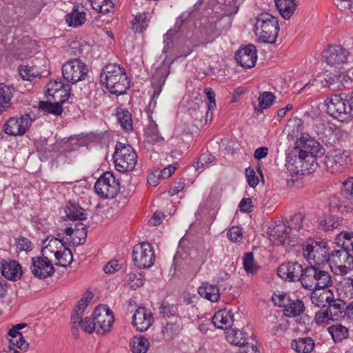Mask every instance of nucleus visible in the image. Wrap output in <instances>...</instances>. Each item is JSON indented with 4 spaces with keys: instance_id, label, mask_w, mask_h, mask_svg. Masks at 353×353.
<instances>
[{
    "instance_id": "obj_1",
    "label": "nucleus",
    "mask_w": 353,
    "mask_h": 353,
    "mask_svg": "<svg viewBox=\"0 0 353 353\" xmlns=\"http://www.w3.org/2000/svg\"><path fill=\"white\" fill-rule=\"evenodd\" d=\"M100 82L110 94L116 96L125 94L130 87V81L125 68L115 63H108L103 68Z\"/></svg>"
},
{
    "instance_id": "obj_2",
    "label": "nucleus",
    "mask_w": 353,
    "mask_h": 353,
    "mask_svg": "<svg viewBox=\"0 0 353 353\" xmlns=\"http://www.w3.org/2000/svg\"><path fill=\"white\" fill-rule=\"evenodd\" d=\"M114 319L113 313L107 305H98L92 313V318H85L87 325L84 331L89 334L96 331L97 334H103L110 330Z\"/></svg>"
},
{
    "instance_id": "obj_3",
    "label": "nucleus",
    "mask_w": 353,
    "mask_h": 353,
    "mask_svg": "<svg viewBox=\"0 0 353 353\" xmlns=\"http://www.w3.org/2000/svg\"><path fill=\"white\" fill-rule=\"evenodd\" d=\"M279 25L276 17L263 12L256 17L254 32L263 42L274 43L279 34Z\"/></svg>"
},
{
    "instance_id": "obj_4",
    "label": "nucleus",
    "mask_w": 353,
    "mask_h": 353,
    "mask_svg": "<svg viewBox=\"0 0 353 353\" xmlns=\"http://www.w3.org/2000/svg\"><path fill=\"white\" fill-rule=\"evenodd\" d=\"M327 112L340 121H347L353 110V91L349 94H334L325 101Z\"/></svg>"
},
{
    "instance_id": "obj_5",
    "label": "nucleus",
    "mask_w": 353,
    "mask_h": 353,
    "mask_svg": "<svg viewBox=\"0 0 353 353\" xmlns=\"http://www.w3.org/2000/svg\"><path fill=\"white\" fill-rule=\"evenodd\" d=\"M319 267L310 264V266L304 268L301 279V285L304 288L316 290L332 285V280L330 274Z\"/></svg>"
},
{
    "instance_id": "obj_6",
    "label": "nucleus",
    "mask_w": 353,
    "mask_h": 353,
    "mask_svg": "<svg viewBox=\"0 0 353 353\" xmlns=\"http://www.w3.org/2000/svg\"><path fill=\"white\" fill-rule=\"evenodd\" d=\"M116 170L120 172L132 170L137 162V155L129 144L117 142L113 155Z\"/></svg>"
},
{
    "instance_id": "obj_7",
    "label": "nucleus",
    "mask_w": 353,
    "mask_h": 353,
    "mask_svg": "<svg viewBox=\"0 0 353 353\" xmlns=\"http://www.w3.org/2000/svg\"><path fill=\"white\" fill-rule=\"evenodd\" d=\"M303 256L310 264L321 266L329 261V248L324 241L312 240L303 247Z\"/></svg>"
},
{
    "instance_id": "obj_8",
    "label": "nucleus",
    "mask_w": 353,
    "mask_h": 353,
    "mask_svg": "<svg viewBox=\"0 0 353 353\" xmlns=\"http://www.w3.org/2000/svg\"><path fill=\"white\" fill-rule=\"evenodd\" d=\"M330 266L339 275H345L353 269V256L345 250H336L329 254Z\"/></svg>"
},
{
    "instance_id": "obj_9",
    "label": "nucleus",
    "mask_w": 353,
    "mask_h": 353,
    "mask_svg": "<svg viewBox=\"0 0 353 353\" xmlns=\"http://www.w3.org/2000/svg\"><path fill=\"white\" fill-rule=\"evenodd\" d=\"M120 189V185L113 174L105 172L95 183L94 190L103 199L114 198Z\"/></svg>"
},
{
    "instance_id": "obj_10",
    "label": "nucleus",
    "mask_w": 353,
    "mask_h": 353,
    "mask_svg": "<svg viewBox=\"0 0 353 353\" xmlns=\"http://www.w3.org/2000/svg\"><path fill=\"white\" fill-rule=\"evenodd\" d=\"M88 68L80 59H72L62 66V74L65 79L75 83L85 79Z\"/></svg>"
},
{
    "instance_id": "obj_11",
    "label": "nucleus",
    "mask_w": 353,
    "mask_h": 353,
    "mask_svg": "<svg viewBox=\"0 0 353 353\" xmlns=\"http://www.w3.org/2000/svg\"><path fill=\"white\" fill-rule=\"evenodd\" d=\"M132 261L139 268H149L155 261V254L150 243H142L136 245L132 250Z\"/></svg>"
},
{
    "instance_id": "obj_12",
    "label": "nucleus",
    "mask_w": 353,
    "mask_h": 353,
    "mask_svg": "<svg viewBox=\"0 0 353 353\" xmlns=\"http://www.w3.org/2000/svg\"><path fill=\"white\" fill-rule=\"evenodd\" d=\"M350 162V152L347 150H336L325 158V164L332 173L343 172Z\"/></svg>"
},
{
    "instance_id": "obj_13",
    "label": "nucleus",
    "mask_w": 353,
    "mask_h": 353,
    "mask_svg": "<svg viewBox=\"0 0 353 353\" xmlns=\"http://www.w3.org/2000/svg\"><path fill=\"white\" fill-rule=\"evenodd\" d=\"M32 121L29 114L12 117L7 120L3 126L6 134L10 136L24 134L31 125Z\"/></svg>"
},
{
    "instance_id": "obj_14",
    "label": "nucleus",
    "mask_w": 353,
    "mask_h": 353,
    "mask_svg": "<svg viewBox=\"0 0 353 353\" xmlns=\"http://www.w3.org/2000/svg\"><path fill=\"white\" fill-rule=\"evenodd\" d=\"M276 304L283 307V314L290 318L301 316L305 311V306L301 300H292L286 293L278 296V302H276Z\"/></svg>"
},
{
    "instance_id": "obj_15",
    "label": "nucleus",
    "mask_w": 353,
    "mask_h": 353,
    "mask_svg": "<svg viewBox=\"0 0 353 353\" xmlns=\"http://www.w3.org/2000/svg\"><path fill=\"white\" fill-rule=\"evenodd\" d=\"M349 52L340 46L329 47L324 52V57L328 65L341 69L347 63Z\"/></svg>"
},
{
    "instance_id": "obj_16",
    "label": "nucleus",
    "mask_w": 353,
    "mask_h": 353,
    "mask_svg": "<svg viewBox=\"0 0 353 353\" xmlns=\"http://www.w3.org/2000/svg\"><path fill=\"white\" fill-rule=\"evenodd\" d=\"M30 268L34 276L41 279L51 276L55 272L51 261L45 255L32 258Z\"/></svg>"
},
{
    "instance_id": "obj_17",
    "label": "nucleus",
    "mask_w": 353,
    "mask_h": 353,
    "mask_svg": "<svg viewBox=\"0 0 353 353\" xmlns=\"http://www.w3.org/2000/svg\"><path fill=\"white\" fill-rule=\"evenodd\" d=\"M304 269L297 262H289L281 264L278 270L277 274L279 277L289 281H300L301 283L302 274Z\"/></svg>"
},
{
    "instance_id": "obj_18",
    "label": "nucleus",
    "mask_w": 353,
    "mask_h": 353,
    "mask_svg": "<svg viewBox=\"0 0 353 353\" xmlns=\"http://www.w3.org/2000/svg\"><path fill=\"white\" fill-rule=\"evenodd\" d=\"M236 62L243 68H251L257 60V50L254 45L248 44L241 48L235 54Z\"/></svg>"
},
{
    "instance_id": "obj_19",
    "label": "nucleus",
    "mask_w": 353,
    "mask_h": 353,
    "mask_svg": "<svg viewBox=\"0 0 353 353\" xmlns=\"http://www.w3.org/2000/svg\"><path fill=\"white\" fill-rule=\"evenodd\" d=\"M323 148L316 141L312 139L304 141L303 139L301 138L300 139V145L296 146L290 151V152H289V158H291L292 157H296V155L299 154H302V155L306 154H323Z\"/></svg>"
},
{
    "instance_id": "obj_20",
    "label": "nucleus",
    "mask_w": 353,
    "mask_h": 353,
    "mask_svg": "<svg viewBox=\"0 0 353 353\" xmlns=\"http://www.w3.org/2000/svg\"><path fill=\"white\" fill-rule=\"evenodd\" d=\"M318 154H299L296 155V157H292L289 158V154L286 157V161L289 165H293L296 169V172H299L305 170H311L314 169L315 165H317L316 156Z\"/></svg>"
},
{
    "instance_id": "obj_21",
    "label": "nucleus",
    "mask_w": 353,
    "mask_h": 353,
    "mask_svg": "<svg viewBox=\"0 0 353 353\" xmlns=\"http://www.w3.org/2000/svg\"><path fill=\"white\" fill-rule=\"evenodd\" d=\"M153 321L152 312L145 307H138L132 317V325L139 332L146 331Z\"/></svg>"
},
{
    "instance_id": "obj_22",
    "label": "nucleus",
    "mask_w": 353,
    "mask_h": 353,
    "mask_svg": "<svg viewBox=\"0 0 353 353\" xmlns=\"http://www.w3.org/2000/svg\"><path fill=\"white\" fill-rule=\"evenodd\" d=\"M58 237L48 236L42 241V255L48 256L53 254L54 256L59 255V252L66 247V243L61 238V234H57Z\"/></svg>"
},
{
    "instance_id": "obj_23",
    "label": "nucleus",
    "mask_w": 353,
    "mask_h": 353,
    "mask_svg": "<svg viewBox=\"0 0 353 353\" xmlns=\"http://www.w3.org/2000/svg\"><path fill=\"white\" fill-rule=\"evenodd\" d=\"M168 75V72L165 68H158L155 70L151 79V83L154 91L151 97L150 105H152V103H154V105H156V99L159 96Z\"/></svg>"
},
{
    "instance_id": "obj_24",
    "label": "nucleus",
    "mask_w": 353,
    "mask_h": 353,
    "mask_svg": "<svg viewBox=\"0 0 353 353\" xmlns=\"http://www.w3.org/2000/svg\"><path fill=\"white\" fill-rule=\"evenodd\" d=\"M1 272L5 278L12 281L21 279L23 274L21 265L17 261L12 260L1 261Z\"/></svg>"
},
{
    "instance_id": "obj_25",
    "label": "nucleus",
    "mask_w": 353,
    "mask_h": 353,
    "mask_svg": "<svg viewBox=\"0 0 353 353\" xmlns=\"http://www.w3.org/2000/svg\"><path fill=\"white\" fill-rule=\"evenodd\" d=\"M212 322L219 329H227L234 322L233 314L226 309L219 310L214 314Z\"/></svg>"
},
{
    "instance_id": "obj_26",
    "label": "nucleus",
    "mask_w": 353,
    "mask_h": 353,
    "mask_svg": "<svg viewBox=\"0 0 353 353\" xmlns=\"http://www.w3.org/2000/svg\"><path fill=\"white\" fill-rule=\"evenodd\" d=\"M291 347L297 353H310L314 347V341L311 337L294 339L291 343Z\"/></svg>"
},
{
    "instance_id": "obj_27",
    "label": "nucleus",
    "mask_w": 353,
    "mask_h": 353,
    "mask_svg": "<svg viewBox=\"0 0 353 353\" xmlns=\"http://www.w3.org/2000/svg\"><path fill=\"white\" fill-rule=\"evenodd\" d=\"M14 91L13 87L0 84V112L6 111L11 107V99Z\"/></svg>"
},
{
    "instance_id": "obj_28",
    "label": "nucleus",
    "mask_w": 353,
    "mask_h": 353,
    "mask_svg": "<svg viewBox=\"0 0 353 353\" xmlns=\"http://www.w3.org/2000/svg\"><path fill=\"white\" fill-rule=\"evenodd\" d=\"M199 294L205 299L212 301L216 302L220 296L219 288L212 284L203 283L198 289Z\"/></svg>"
},
{
    "instance_id": "obj_29",
    "label": "nucleus",
    "mask_w": 353,
    "mask_h": 353,
    "mask_svg": "<svg viewBox=\"0 0 353 353\" xmlns=\"http://www.w3.org/2000/svg\"><path fill=\"white\" fill-rule=\"evenodd\" d=\"M274 1L279 13L285 19L290 18L297 6L295 0H274Z\"/></svg>"
},
{
    "instance_id": "obj_30",
    "label": "nucleus",
    "mask_w": 353,
    "mask_h": 353,
    "mask_svg": "<svg viewBox=\"0 0 353 353\" xmlns=\"http://www.w3.org/2000/svg\"><path fill=\"white\" fill-rule=\"evenodd\" d=\"M345 307V303L343 300L340 299L332 300L327 309L330 312V316L332 317V321H337L346 315Z\"/></svg>"
},
{
    "instance_id": "obj_31",
    "label": "nucleus",
    "mask_w": 353,
    "mask_h": 353,
    "mask_svg": "<svg viewBox=\"0 0 353 353\" xmlns=\"http://www.w3.org/2000/svg\"><path fill=\"white\" fill-rule=\"evenodd\" d=\"M65 21L70 27H79L86 21L84 11H79L77 6L74 7L71 12L65 16Z\"/></svg>"
},
{
    "instance_id": "obj_32",
    "label": "nucleus",
    "mask_w": 353,
    "mask_h": 353,
    "mask_svg": "<svg viewBox=\"0 0 353 353\" xmlns=\"http://www.w3.org/2000/svg\"><path fill=\"white\" fill-rule=\"evenodd\" d=\"M116 115L123 130L126 132L133 130L132 115L128 110L118 108Z\"/></svg>"
},
{
    "instance_id": "obj_33",
    "label": "nucleus",
    "mask_w": 353,
    "mask_h": 353,
    "mask_svg": "<svg viewBox=\"0 0 353 353\" xmlns=\"http://www.w3.org/2000/svg\"><path fill=\"white\" fill-rule=\"evenodd\" d=\"M336 244L341 249L350 252L353 251V232L343 231L338 234Z\"/></svg>"
},
{
    "instance_id": "obj_34",
    "label": "nucleus",
    "mask_w": 353,
    "mask_h": 353,
    "mask_svg": "<svg viewBox=\"0 0 353 353\" xmlns=\"http://www.w3.org/2000/svg\"><path fill=\"white\" fill-rule=\"evenodd\" d=\"M245 0H218L221 4V10L226 16H232L237 13L239 6Z\"/></svg>"
},
{
    "instance_id": "obj_35",
    "label": "nucleus",
    "mask_w": 353,
    "mask_h": 353,
    "mask_svg": "<svg viewBox=\"0 0 353 353\" xmlns=\"http://www.w3.org/2000/svg\"><path fill=\"white\" fill-rule=\"evenodd\" d=\"M39 108L48 114H52L56 116L61 115L63 112L62 105L60 103L51 101L50 98L48 101H39Z\"/></svg>"
},
{
    "instance_id": "obj_36",
    "label": "nucleus",
    "mask_w": 353,
    "mask_h": 353,
    "mask_svg": "<svg viewBox=\"0 0 353 353\" xmlns=\"http://www.w3.org/2000/svg\"><path fill=\"white\" fill-rule=\"evenodd\" d=\"M84 210L79 205L69 203L65 210L66 216L71 220L83 221L87 219L86 214L83 212Z\"/></svg>"
},
{
    "instance_id": "obj_37",
    "label": "nucleus",
    "mask_w": 353,
    "mask_h": 353,
    "mask_svg": "<svg viewBox=\"0 0 353 353\" xmlns=\"http://www.w3.org/2000/svg\"><path fill=\"white\" fill-rule=\"evenodd\" d=\"M149 345V341L145 336H135L130 342V348L132 353H146Z\"/></svg>"
},
{
    "instance_id": "obj_38",
    "label": "nucleus",
    "mask_w": 353,
    "mask_h": 353,
    "mask_svg": "<svg viewBox=\"0 0 353 353\" xmlns=\"http://www.w3.org/2000/svg\"><path fill=\"white\" fill-rule=\"evenodd\" d=\"M328 332L335 343L341 342L343 339L348 338V329L341 324L329 327Z\"/></svg>"
},
{
    "instance_id": "obj_39",
    "label": "nucleus",
    "mask_w": 353,
    "mask_h": 353,
    "mask_svg": "<svg viewBox=\"0 0 353 353\" xmlns=\"http://www.w3.org/2000/svg\"><path fill=\"white\" fill-rule=\"evenodd\" d=\"M226 339L230 343L239 347L247 343L245 333L239 330H231L228 332Z\"/></svg>"
},
{
    "instance_id": "obj_40",
    "label": "nucleus",
    "mask_w": 353,
    "mask_h": 353,
    "mask_svg": "<svg viewBox=\"0 0 353 353\" xmlns=\"http://www.w3.org/2000/svg\"><path fill=\"white\" fill-rule=\"evenodd\" d=\"M87 237V229L85 225L79 222L76 223L74 228V236L72 237L73 245L83 244Z\"/></svg>"
},
{
    "instance_id": "obj_41",
    "label": "nucleus",
    "mask_w": 353,
    "mask_h": 353,
    "mask_svg": "<svg viewBox=\"0 0 353 353\" xmlns=\"http://www.w3.org/2000/svg\"><path fill=\"white\" fill-rule=\"evenodd\" d=\"M71 87L69 84H66L64 87L59 89L57 92H54L50 99L55 102L63 104L64 102L68 100L70 97Z\"/></svg>"
},
{
    "instance_id": "obj_42",
    "label": "nucleus",
    "mask_w": 353,
    "mask_h": 353,
    "mask_svg": "<svg viewBox=\"0 0 353 353\" xmlns=\"http://www.w3.org/2000/svg\"><path fill=\"white\" fill-rule=\"evenodd\" d=\"M159 313L162 318L167 319H170L171 317H175L178 319L177 316V307L174 305H171L168 302H163L161 305L159 306Z\"/></svg>"
},
{
    "instance_id": "obj_43",
    "label": "nucleus",
    "mask_w": 353,
    "mask_h": 353,
    "mask_svg": "<svg viewBox=\"0 0 353 353\" xmlns=\"http://www.w3.org/2000/svg\"><path fill=\"white\" fill-rule=\"evenodd\" d=\"M275 100V96L272 92H264L260 94L258 101V110L262 112L263 110L267 109L272 105Z\"/></svg>"
},
{
    "instance_id": "obj_44",
    "label": "nucleus",
    "mask_w": 353,
    "mask_h": 353,
    "mask_svg": "<svg viewBox=\"0 0 353 353\" xmlns=\"http://www.w3.org/2000/svg\"><path fill=\"white\" fill-rule=\"evenodd\" d=\"M285 225H278L272 228H268V235L271 241H278L279 243L283 244L285 243V238L283 236V228Z\"/></svg>"
},
{
    "instance_id": "obj_45",
    "label": "nucleus",
    "mask_w": 353,
    "mask_h": 353,
    "mask_svg": "<svg viewBox=\"0 0 353 353\" xmlns=\"http://www.w3.org/2000/svg\"><path fill=\"white\" fill-rule=\"evenodd\" d=\"M243 263L244 270L248 274H253L256 272L259 268L254 263V255L252 252H247L244 254L243 258Z\"/></svg>"
},
{
    "instance_id": "obj_46",
    "label": "nucleus",
    "mask_w": 353,
    "mask_h": 353,
    "mask_svg": "<svg viewBox=\"0 0 353 353\" xmlns=\"http://www.w3.org/2000/svg\"><path fill=\"white\" fill-rule=\"evenodd\" d=\"M55 258L59 261V263L57 265L63 267H67L70 265L73 261L72 253L68 247L63 248V250L59 252V255H57Z\"/></svg>"
},
{
    "instance_id": "obj_47",
    "label": "nucleus",
    "mask_w": 353,
    "mask_h": 353,
    "mask_svg": "<svg viewBox=\"0 0 353 353\" xmlns=\"http://www.w3.org/2000/svg\"><path fill=\"white\" fill-rule=\"evenodd\" d=\"M19 72L21 78L26 81H32L39 74V72L34 66L28 65H20Z\"/></svg>"
},
{
    "instance_id": "obj_48",
    "label": "nucleus",
    "mask_w": 353,
    "mask_h": 353,
    "mask_svg": "<svg viewBox=\"0 0 353 353\" xmlns=\"http://www.w3.org/2000/svg\"><path fill=\"white\" fill-rule=\"evenodd\" d=\"M132 30L136 32H142L148 27L146 14L143 13L136 15L132 22Z\"/></svg>"
},
{
    "instance_id": "obj_49",
    "label": "nucleus",
    "mask_w": 353,
    "mask_h": 353,
    "mask_svg": "<svg viewBox=\"0 0 353 353\" xmlns=\"http://www.w3.org/2000/svg\"><path fill=\"white\" fill-rule=\"evenodd\" d=\"M181 330L180 323L178 321L168 322L164 326L162 332L165 336L173 338L176 336Z\"/></svg>"
},
{
    "instance_id": "obj_50",
    "label": "nucleus",
    "mask_w": 353,
    "mask_h": 353,
    "mask_svg": "<svg viewBox=\"0 0 353 353\" xmlns=\"http://www.w3.org/2000/svg\"><path fill=\"white\" fill-rule=\"evenodd\" d=\"M144 280L141 273H130L128 274V282L132 289H137L143 285Z\"/></svg>"
},
{
    "instance_id": "obj_51",
    "label": "nucleus",
    "mask_w": 353,
    "mask_h": 353,
    "mask_svg": "<svg viewBox=\"0 0 353 353\" xmlns=\"http://www.w3.org/2000/svg\"><path fill=\"white\" fill-rule=\"evenodd\" d=\"M310 299L314 305L323 308L325 307L326 300L327 299V293L323 292L319 294L315 290H313L311 293Z\"/></svg>"
},
{
    "instance_id": "obj_52",
    "label": "nucleus",
    "mask_w": 353,
    "mask_h": 353,
    "mask_svg": "<svg viewBox=\"0 0 353 353\" xmlns=\"http://www.w3.org/2000/svg\"><path fill=\"white\" fill-rule=\"evenodd\" d=\"M304 218L305 216L301 212L295 213L292 216L290 221H288V223L290 224V230L292 229L299 230L303 227L302 224Z\"/></svg>"
},
{
    "instance_id": "obj_53",
    "label": "nucleus",
    "mask_w": 353,
    "mask_h": 353,
    "mask_svg": "<svg viewBox=\"0 0 353 353\" xmlns=\"http://www.w3.org/2000/svg\"><path fill=\"white\" fill-rule=\"evenodd\" d=\"M177 32V30L175 29L169 30L167 33H165L163 36V43L164 47L163 49V52L167 53L171 50L173 47V37L175 34Z\"/></svg>"
},
{
    "instance_id": "obj_54",
    "label": "nucleus",
    "mask_w": 353,
    "mask_h": 353,
    "mask_svg": "<svg viewBox=\"0 0 353 353\" xmlns=\"http://www.w3.org/2000/svg\"><path fill=\"white\" fill-rule=\"evenodd\" d=\"M339 225L338 218L332 215L326 216L325 219L321 221V226L325 230L336 229Z\"/></svg>"
},
{
    "instance_id": "obj_55",
    "label": "nucleus",
    "mask_w": 353,
    "mask_h": 353,
    "mask_svg": "<svg viewBox=\"0 0 353 353\" xmlns=\"http://www.w3.org/2000/svg\"><path fill=\"white\" fill-rule=\"evenodd\" d=\"M65 85H66L65 83H63L61 81H58L56 80V81L49 82L46 85V90L45 92L48 99H49L50 96H51L54 92H57V91L59 90V89L64 87Z\"/></svg>"
},
{
    "instance_id": "obj_56",
    "label": "nucleus",
    "mask_w": 353,
    "mask_h": 353,
    "mask_svg": "<svg viewBox=\"0 0 353 353\" xmlns=\"http://www.w3.org/2000/svg\"><path fill=\"white\" fill-rule=\"evenodd\" d=\"M330 320L332 321V316H330V312L327 309H321L316 312L314 321L317 324H323L326 322H328Z\"/></svg>"
},
{
    "instance_id": "obj_57",
    "label": "nucleus",
    "mask_w": 353,
    "mask_h": 353,
    "mask_svg": "<svg viewBox=\"0 0 353 353\" xmlns=\"http://www.w3.org/2000/svg\"><path fill=\"white\" fill-rule=\"evenodd\" d=\"M83 314L82 312H76V310L74 309V313L71 316V323H72L74 330H76L77 326H81L84 330L85 325H87V323H85V319L84 321L82 319Z\"/></svg>"
},
{
    "instance_id": "obj_58",
    "label": "nucleus",
    "mask_w": 353,
    "mask_h": 353,
    "mask_svg": "<svg viewBox=\"0 0 353 353\" xmlns=\"http://www.w3.org/2000/svg\"><path fill=\"white\" fill-rule=\"evenodd\" d=\"M214 160V157L211 154L207 152L203 153L200 155L196 162V165H194V167L196 168V169H199V168L208 166Z\"/></svg>"
},
{
    "instance_id": "obj_59",
    "label": "nucleus",
    "mask_w": 353,
    "mask_h": 353,
    "mask_svg": "<svg viewBox=\"0 0 353 353\" xmlns=\"http://www.w3.org/2000/svg\"><path fill=\"white\" fill-rule=\"evenodd\" d=\"M242 235V230L238 226L231 227L227 234L228 239L232 242L241 241Z\"/></svg>"
},
{
    "instance_id": "obj_60",
    "label": "nucleus",
    "mask_w": 353,
    "mask_h": 353,
    "mask_svg": "<svg viewBox=\"0 0 353 353\" xmlns=\"http://www.w3.org/2000/svg\"><path fill=\"white\" fill-rule=\"evenodd\" d=\"M245 176L250 187L254 188L259 184V178L256 175L254 170L250 167L245 169Z\"/></svg>"
},
{
    "instance_id": "obj_61",
    "label": "nucleus",
    "mask_w": 353,
    "mask_h": 353,
    "mask_svg": "<svg viewBox=\"0 0 353 353\" xmlns=\"http://www.w3.org/2000/svg\"><path fill=\"white\" fill-rule=\"evenodd\" d=\"M215 33V26L212 24H210L209 28H207L206 26H203L201 30V37L205 41V42H208L211 41L212 38L214 37Z\"/></svg>"
},
{
    "instance_id": "obj_62",
    "label": "nucleus",
    "mask_w": 353,
    "mask_h": 353,
    "mask_svg": "<svg viewBox=\"0 0 353 353\" xmlns=\"http://www.w3.org/2000/svg\"><path fill=\"white\" fill-rule=\"evenodd\" d=\"M342 194L347 199H353V179H349L343 183Z\"/></svg>"
},
{
    "instance_id": "obj_63",
    "label": "nucleus",
    "mask_w": 353,
    "mask_h": 353,
    "mask_svg": "<svg viewBox=\"0 0 353 353\" xmlns=\"http://www.w3.org/2000/svg\"><path fill=\"white\" fill-rule=\"evenodd\" d=\"M121 268V265L117 260H111L103 267V271L106 274H113L119 271Z\"/></svg>"
},
{
    "instance_id": "obj_64",
    "label": "nucleus",
    "mask_w": 353,
    "mask_h": 353,
    "mask_svg": "<svg viewBox=\"0 0 353 353\" xmlns=\"http://www.w3.org/2000/svg\"><path fill=\"white\" fill-rule=\"evenodd\" d=\"M17 248L21 251H30L32 249V244L29 239L20 237L17 243Z\"/></svg>"
}]
</instances>
